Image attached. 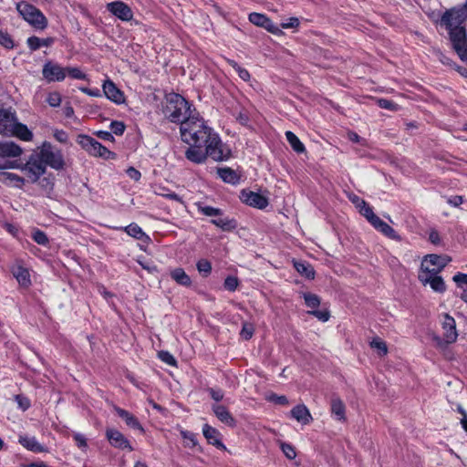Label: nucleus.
<instances>
[{
    "label": "nucleus",
    "instance_id": "6",
    "mask_svg": "<svg viewBox=\"0 0 467 467\" xmlns=\"http://www.w3.org/2000/svg\"><path fill=\"white\" fill-rule=\"evenodd\" d=\"M77 142L91 156L100 157L105 160L115 159L116 157L114 152L88 135H78Z\"/></svg>",
    "mask_w": 467,
    "mask_h": 467
},
{
    "label": "nucleus",
    "instance_id": "28",
    "mask_svg": "<svg viewBox=\"0 0 467 467\" xmlns=\"http://www.w3.org/2000/svg\"><path fill=\"white\" fill-rule=\"evenodd\" d=\"M0 182L21 188L25 183V179L13 172L0 171Z\"/></svg>",
    "mask_w": 467,
    "mask_h": 467
},
{
    "label": "nucleus",
    "instance_id": "5",
    "mask_svg": "<svg viewBox=\"0 0 467 467\" xmlns=\"http://www.w3.org/2000/svg\"><path fill=\"white\" fill-rule=\"evenodd\" d=\"M16 8L23 19L33 27L43 30L47 26V19L35 5L21 1L16 3Z\"/></svg>",
    "mask_w": 467,
    "mask_h": 467
},
{
    "label": "nucleus",
    "instance_id": "22",
    "mask_svg": "<svg viewBox=\"0 0 467 467\" xmlns=\"http://www.w3.org/2000/svg\"><path fill=\"white\" fill-rule=\"evenodd\" d=\"M451 258L448 255L428 254L422 259L425 265L435 267L436 271L441 272L444 267L449 264Z\"/></svg>",
    "mask_w": 467,
    "mask_h": 467
},
{
    "label": "nucleus",
    "instance_id": "47",
    "mask_svg": "<svg viewBox=\"0 0 467 467\" xmlns=\"http://www.w3.org/2000/svg\"><path fill=\"white\" fill-rule=\"evenodd\" d=\"M47 102L50 107L57 108L61 103V95L59 92L54 91L47 95Z\"/></svg>",
    "mask_w": 467,
    "mask_h": 467
},
{
    "label": "nucleus",
    "instance_id": "4",
    "mask_svg": "<svg viewBox=\"0 0 467 467\" xmlns=\"http://www.w3.org/2000/svg\"><path fill=\"white\" fill-rule=\"evenodd\" d=\"M46 166L59 171L65 166V160L60 149L48 141H44L36 151Z\"/></svg>",
    "mask_w": 467,
    "mask_h": 467
},
{
    "label": "nucleus",
    "instance_id": "29",
    "mask_svg": "<svg viewBox=\"0 0 467 467\" xmlns=\"http://www.w3.org/2000/svg\"><path fill=\"white\" fill-rule=\"evenodd\" d=\"M219 177L227 183L235 185L239 182L240 177L233 169L229 167L219 168L217 170Z\"/></svg>",
    "mask_w": 467,
    "mask_h": 467
},
{
    "label": "nucleus",
    "instance_id": "64",
    "mask_svg": "<svg viewBox=\"0 0 467 467\" xmlns=\"http://www.w3.org/2000/svg\"><path fill=\"white\" fill-rule=\"evenodd\" d=\"M140 265L142 266L143 269L147 270L149 273L153 274L158 271L157 266L153 264L140 262Z\"/></svg>",
    "mask_w": 467,
    "mask_h": 467
},
{
    "label": "nucleus",
    "instance_id": "23",
    "mask_svg": "<svg viewBox=\"0 0 467 467\" xmlns=\"http://www.w3.org/2000/svg\"><path fill=\"white\" fill-rule=\"evenodd\" d=\"M115 411L125 421V423L129 427L135 429V430H139L141 433L144 432V428L142 427V425L140 423L139 420L134 415L130 413L128 410L119 408V407L115 408Z\"/></svg>",
    "mask_w": 467,
    "mask_h": 467
},
{
    "label": "nucleus",
    "instance_id": "38",
    "mask_svg": "<svg viewBox=\"0 0 467 467\" xmlns=\"http://www.w3.org/2000/svg\"><path fill=\"white\" fill-rule=\"evenodd\" d=\"M73 79L84 80L87 79V75L78 67H67L66 75Z\"/></svg>",
    "mask_w": 467,
    "mask_h": 467
},
{
    "label": "nucleus",
    "instance_id": "58",
    "mask_svg": "<svg viewBox=\"0 0 467 467\" xmlns=\"http://www.w3.org/2000/svg\"><path fill=\"white\" fill-rule=\"evenodd\" d=\"M127 175L133 181L138 182L141 177V173L140 171L135 169L134 167H130L126 171Z\"/></svg>",
    "mask_w": 467,
    "mask_h": 467
},
{
    "label": "nucleus",
    "instance_id": "45",
    "mask_svg": "<svg viewBox=\"0 0 467 467\" xmlns=\"http://www.w3.org/2000/svg\"><path fill=\"white\" fill-rule=\"evenodd\" d=\"M158 357L162 362H164L170 366L177 365V361H176L175 358L169 351L161 350L158 353Z\"/></svg>",
    "mask_w": 467,
    "mask_h": 467
},
{
    "label": "nucleus",
    "instance_id": "48",
    "mask_svg": "<svg viewBox=\"0 0 467 467\" xmlns=\"http://www.w3.org/2000/svg\"><path fill=\"white\" fill-rule=\"evenodd\" d=\"M181 433V436L188 441L187 445L190 446V447H194L197 445V439H196V435L193 433V432H191V431H185V430H182L180 431Z\"/></svg>",
    "mask_w": 467,
    "mask_h": 467
},
{
    "label": "nucleus",
    "instance_id": "15",
    "mask_svg": "<svg viewBox=\"0 0 467 467\" xmlns=\"http://www.w3.org/2000/svg\"><path fill=\"white\" fill-rule=\"evenodd\" d=\"M249 21L256 26H260L272 34H279L281 32L277 25L265 15L261 13H251L248 16Z\"/></svg>",
    "mask_w": 467,
    "mask_h": 467
},
{
    "label": "nucleus",
    "instance_id": "17",
    "mask_svg": "<svg viewBox=\"0 0 467 467\" xmlns=\"http://www.w3.org/2000/svg\"><path fill=\"white\" fill-rule=\"evenodd\" d=\"M202 434L209 444H212L220 450L226 449L225 445L221 440L222 435L217 429L210 426L209 424H204L202 427Z\"/></svg>",
    "mask_w": 467,
    "mask_h": 467
},
{
    "label": "nucleus",
    "instance_id": "56",
    "mask_svg": "<svg viewBox=\"0 0 467 467\" xmlns=\"http://www.w3.org/2000/svg\"><path fill=\"white\" fill-rule=\"evenodd\" d=\"M79 90L90 97L99 98L101 97V91L100 89L95 88H88L87 87H80Z\"/></svg>",
    "mask_w": 467,
    "mask_h": 467
},
{
    "label": "nucleus",
    "instance_id": "57",
    "mask_svg": "<svg viewBox=\"0 0 467 467\" xmlns=\"http://www.w3.org/2000/svg\"><path fill=\"white\" fill-rule=\"evenodd\" d=\"M54 138L61 143H67L68 140L67 133L62 130H56L54 132Z\"/></svg>",
    "mask_w": 467,
    "mask_h": 467
},
{
    "label": "nucleus",
    "instance_id": "1",
    "mask_svg": "<svg viewBox=\"0 0 467 467\" xmlns=\"http://www.w3.org/2000/svg\"><path fill=\"white\" fill-rule=\"evenodd\" d=\"M180 136L182 142L189 146L185 157L191 162L201 164L208 157L215 161H223L231 156V150L199 112L182 123Z\"/></svg>",
    "mask_w": 467,
    "mask_h": 467
},
{
    "label": "nucleus",
    "instance_id": "10",
    "mask_svg": "<svg viewBox=\"0 0 467 467\" xmlns=\"http://www.w3.org/2000/svg\"><path fill=\"white\" fill-rule=\"evenodd\" d=\"M43 78L47 82H61L66 78V67L57 63L47 61L42 68Z\"/></svg>",
    "mask_w": 467,
    "mask_h": 467
},
{
    "label": "nucleus",
    "instance_id": "24",
    "mask_svg": "<svg viewBox=\"0 0 467 467\" xmlns=\"http://www.w3.org/2000/svg\"><path fill=\"white\" fill-rule=\"evenodd\" d=\"M119 230L127 233L128 235L133 237L136 240L143 241L145 243L150 242V237L148 234L144 233L142 228L139 226L136 223H131L127 226L119 227Z\"/></svg>",
    "mask_w": 467,
    "mask_h": 467
},
{
    "label": "nucleus",
    "instance_id": "7",
    "mask_svg": "<svg viewBox=\"0 0 467 467\" xmlns=\"http://www.w3.org/2000/svg\"><path fill=\"white\" fill-rule=\"evenodd\" d=\"M441 326L442 329L444 330L443 338L435 336L433 340L439 348L445 349L449 344H451L457 340L458 333L456 330L455 320L449 314H444Z\"/></svg>",
    "mask_w": 467,
    "mask_h": 467
},
{
    "label": "nucleus",
    "instance_id": "16",
    "mask_svg": "<svg viewBox=\"0 0 467 467\" xmlns=\"http://www.w3.org/2000/svg\"><path fill=\"white\" fill-rule=\"evenodd\" d=\"M16 119V113L11 109H0V133L8 136Z\"/></svg>",
    "mask_w": 467,
    "mask_h": 467
},
{
    "label": "nucleus",
    "instance_id": "62",
    "mask_svg": "<svg viewBox=\"0 0 467 467\" xmlns=\"http://www.w3.org/2000/svg\"><path fill=\"white\" fill-rule=\"evenodd\" d=\"M447 202L453 207H459L463 202V198L460 195H455L450 197Z\"/></svg>",
    "mask_w": 467,
    "mask_h": 467
},
{
    "label": "nucleus",
    "instance_id": "53",
    "mask_svg": "<svg viewBox=\"0 0 467 467\" xmlns=\"http://www.w3.org/2000/svg\"><path fill=\"white\" fill-rule=\"evenodd\" d=\"M208 392L211 396V398L215 400L216 402H219L221 400H223V397H224V393L222 389H208Z\"/></svg>",
    "mask_w": 467,
    "mask_h": 467
},
{
    "label": "nucleus",
    "instance_id": "2",
    "mask_svg": "<svg viewBox=\"0 0 467 467\" xmlns=\"http://www.w3.org/2000/svg\"><path fill=\"white\" fill-rule=\"evenodd\" d=\"M197 112L193 105L178 93H170L165 97L162 113L170 122L180 124L190 119Z\"/></svg>",
    "mask_w": 467,
    "mask_h": 467
},
{
    "label": "nucleus",
    "instance_id": "49",
    "mask_svg": "<svg viewBox=\"0 0 467 467\" xmlns=\"http://www.w3.org/2000/svg\"><path fill=\"white\" fill-rule=\"evenodd\" d=\"M125 125L123 122L121 121H117V120H113L111 121L110 123V132L117 136H120L124 133L125 131Z\"/></svg>",
    "mask_w": 467,
    "mask_h": 467
},
{
    "label": "nucleus",
    "instance_id": "39",
    "mask_svg": "<svg viewBox=\"0 0 467 467\" xmlns=\"http://www.w3.org/2000/svg\"><path fill=\"white\" fill-rule=\"evenodd\" d=\"M196 267L203 276H208L212 272V264L207 259H200L196 264Z\"/></svg>",
    "mask_w": 467,
    "mask_h": 467
},
{
    "label": "nucleus",
    "instance_id": "26",
    "mask_svg": "<svg viewBox=\"0 0 467 467\" xmlns=\"http://www.w3.org/2000/svg\"><path fill=\"white\" fill-rule=\"evenodd\" d=\"M8 136L17 137L24 141H31L33 139L32 131L25 124H22L17 120Z\"/></svg>",
    "mask_w": 467,
    "mask_h": 467
},
{
    "label": "nucleus",
    "instance_id": "41",
    "mask_svg": "<svg viewBox=\"0 0 467 467\" xmlns=\"http://www.w3.org/2000/svg\"><path fill=\"white\" fill-rule=\"evenodd\" d=\"M0 45L7 49H12L15 47L12 36L5 31L0 30Z\"/></svg>",
    "mask_w": 467,
    "mask_h": 467
},
{
    "label": "nucleus",
    "instance_id": "44",
    "mask_svg": "<svg viewBox=\"0 0 467 467\" xmlns=\"http://www.w3.org/2000/svg\"><path fill=\"white\" fill-rule=\"evenodd\" d=\"M239 285V280L236 276L229 275L225 278L223 286L226 290L234 292Z\"/></svg>",
    "mask_w": 467,
    "mask_h": 467
},
{
    "label": "nucleus",
    "instance_id": "8",
    "mask_svg": "<svg viewBox=\"0 0 467 467\" xmlns=\"http://www.w3.org/2000/svg\"><path fill=\"white\" fill-rule=\"evenodd\" d=\"M22 148L13 141H1L0 142V159L6 164L3 167L5 169L17 168L16 161H11L10 158H16L22 154Z\"/></svg>",
    "mask_w": 467,
    "mask_h": 467
},
{
    "label": "nucleus",
    "instance_id": "42",
    "mask_svg": "<svg viewBox=\"0 0 467 467\" xmlns=\"http://www.w3.org/2000/svg\"><path fill=\"white\" fill-rule=\"evenodd\" d=\"M280 448H281L283 453L285 455V457L288 458L289 460H293L296 457V449L292 444L286 443V442H281Z\"/></svg>",
    "mask_w": 467,
    "mask_h": 467
},
{
    "label": "nucleus",
    "instance_id": "63",
    "mask_svg": "<svg viewBox=\"0 0 467 467\" xmlns=\"http://www.w3.org/2000/svg\"><path fill=\"white\" fill-rule=\"evenodd\" d=\"M241 336L246 340L250 339L253 336V328L251 327L244 326L241 331Z\"/></svg>",
    "mask_w": 467,
    "mask_h": 467
},
{
    "label": "nucleus",
    "instance_id": "19",
    "mask_svg": "<svg viewBox=\"0 0 467 467\" xmlns=\"http://www.w3.org/2000/svg\"><path fill=\"white\" fill-rule=\"evenodd\" d=\"M11 272L22 287L27 288L31 285L30 273L27 268L17 264L12 267Z\"/></svg>",
    "mask_w": 467,
    "mask_h": 467
},
{
    "label": "nucleus",
    "instance_id": "32",
    "mask_svg": "<svg viewBox=\"0 0 467 467\" xmlns=\"http://www.w3.org/2000/svg\"><path fill=\"white\" fill-rule=\"evenodd\" d=\"M294 267L302 276L314 279L315 270L310 264L304 261H296L294 262Z\"/></svg>",
    "mask_w": 467,
    "mask_h": 467
},
{
    "label": "nucleus",
    "instance_id": "25",
    "mask_svg": "<svg viewBox=\"0 0 467 467\" xmlns=\"http://www.w3.org/2000/svg\"><path fill=\"white\" fill-rule=\"evenodd\" d=\"M376 230L380 232L385 236L389 237L392 240H400V236L396 233V231L389 225L387 223L382 221L379 217L371 224Z\"/></svg>",
    "mask_w": 467,
    "mask_h": 467
},
{
    "label": "nucleus",
    "instance_id": "20",
    "mask_svg": "<svg viewBox=\"0 0 467 467\" xmlns=\"http://www.w3.org/2000/svg\"><path fill=\"white\" fill-rule=\"evenodd\" d=\"M212 410L217 419L229 427H234L236 421L227 408L223 405L213 404Z\"/></svg>",
    "mask_w": 467,
    "mask_h": 467
},
{
    "label": "nucleus",
    "instance_id": "37",
    "mask_svg": "<svg viewBox=\"0 0 467 467\" xmlns=\"http://www.w3.org/2000/svg\"><path fill=\"white\" fill-rule=\"evenodd\" d=\"M303 297L306 306L312 308V310L317 309L320 305V298L315 294L304 293Z\"/></svg>",
    "mask_w": 467,
    "mask_h": 467
},
{
    "label": "nucleus",
    "instance_id": "35",
    "mask_svg": "<svg viewBox=\"0 0 467 467\" xmlns=\"http://www.w3.org/2000/svg\"><path fill=\"white\" fill-rule=\"evenodd\" d=\"M331 412L338 420H345V405L339 399H333L331 401Z\"/></svg>",
    "mask_w": 467,
    "mask_h": 467
},
{
    "label": "nucleus",
    "instance_id": "51",
    "mask_svg": "<svg viewBox=\"0 0 467 467\" xmlns=\"http://www.w3.org/2000/svg\"><path fill=\"white\" fill-rule=\"evenodd\" d=\"M378 105L381 109L396 111L398 109V105L392 100L387 99H378Z\"/></svg>",
    "mask_w": 467,
    "mask_h": 467
},
{
    "label": "nucleus",
    "instance_id": "60",
    "mask_svg": "<svg viewBox=\"0 0 467 467\" xmlns=\"http://www.w3.org/2000/svg\"><path fill=\"white\" fill-rule=\"evenodd\" d=\"M16 400L18 402L19 407L22 408L24 410H27L30 407V401L27 398L23 397L21 395H17L16 397Z\"/></svg>",
    "mask_w": 467,
    "mask_h": 467
},
{
    "label": "nucleus",
    "instance_id": "43",
    "mask_svg": "<svg viewBox=\"0 0 467 467\" xmlns=\"http://www.w3.org/2000/svg\"><path fill=\"white\" fill-rule=\"evenodd\" d=\"M33 240L40 245H47L48 238L47 234L41 230H35L32 234Z\"/></svg>",
    "mask_w": 467,
    "mask_h": 467
},
{
    "label": "nucleus",
    "instance_id": "46",
    "mask_svg": "<svg viewBox=\"0 0 467 467\" xmlns=\"http://www.w3.org/2000/svg\"><path fill=\"white\" fill-rule=\"evenodd\" d=\"M266 400L277 405L285 406L288 404V399L285 395H277L275 393H271L266 397Z\"/></svg>",
    "mask_w": 467,
    "mask_h": 467
},
{
    "label": "nucleus",
    "instance_id": "54",
    "mask_svg": "<svg viewBox=\"0 0 467 467\" xmlns=\"http://www.w3.org/2000/svg\"><path fill=\"white\" fill-rule=\"evenodd\" d=\"M452 279L459 287L463 288V286H467V274L458 273Z\"/></svg>",
    "mask_w": 467,
    "mask_h": 467
},
{
    "label": "nucleus",
    "instance_id": "33",
    "mask_svg": "<svg viewBox=\"0 0 467 467\" xmlns=\"http://www.w3.org/2000/svg\"><path fill=\"white\" fill-rule=\"evenodd\" d=\"M358 201L361 203V205L358 203V207L359 208L361 214L366 217L370 224H373L379 216L374 213L372 207L369 206L363 199L358 198Z\"/></svg>",
    "mask_w": 467,
    "mask_h": 467
},
{
    "label": "nucleus",
    "instance_id": "40",
    "mask_svg": "<svg viewBox=\"0 0 467 467\" xmlns=\"http://www.w3.org/2000/svg\"><path fill=\"white\" fill-rule=\"evenodd\" d=\"M370 347L378 350L380 356H384L388 353L386 343L379 337H374L370 342Z\"/></svg>",
    "mask_w": 467,
    "mask_h": 467
},
{
    "label": "nucleus",
    "instance_id": "14",
    "mask_svg": "<svg viewBox=\"0 0 467 467\" xmlns=\"http://www.w3.org/2000/svg\"><path fill=\"white\" fill-rule=\"evenodd\" d=\"M102 90L108 99L117 105H121L125 102L124 93L116 86V84L109 78L104 80L102 84Z\"/></svg>",
    "mask_w": 467,
    "mask_h": 467
},
{
    "label": "nucleus",
    "instance_id": "30",
    "mask_svg": "<svg viewBox=\"0 0 467 467\" xmlns=\"http://www.w3.org/2000/svg\"><path fill=\"white\" fill-rule=\"evenodd\" d=\"M427 281H420L423 285H429L437 293H443L446 290L445 283L440 275L428 277Z\"/></svg>",
    "mask_w": 467,
    "mask_h": 467
},
{
    "label": "nucleus",
    "instance_id": "3",
    "mask_svg": "<svg viewBox=\"0 0 467 467\" xmlns=\"http://www.w3.org/2000/svg\"><path fill=\"white\" fill-rule=\"evenodd\" d=\"M198 213L211 217V223L223 231H231L236 228L237 223L234 219L223 216V210L206 204L203 202H195Z\"/></svg>",
    "mask_w": 467,
    "mask_h": 467
},
{
    "label": "nucleus",
    "instance_id": "13",
    "mask_svg": "<svg viewBox=\"0 0 467 467\" xmlns=\"http://www.w3.org/2000/svg\"><path fill=\"white\" fill-rule=\"evenodd\" d=\"M240 198L245 204L261 210L265 209L269 203L268 199L260 192L246 189L241 192Z\"/></svg>",
    "mask_w": 467,
    "mask_h": 467
},
{
    "label": "nucleus",
    "instance_id": "36",
    "mask_svg": "<svg viewBox=\"0 0 467 467\" xmlns=\"http://www.w3.org/2000/svg\"><path fill=\"white\" fill-rule=\"evenodd\" d=\"M439 274L440 271H436L435 267L430 266L429 265H425V263L421 261L420 269L418 275V278L420 281H427L429 280L428 277H431Z\"/></svg>",
    "mask_w": 467,
    "mask_h": 467
},
{
    "label": "nucleus",
    "instance_id": "55",
    "mask_svg": "<svg viewBox=\"0 0 467 467\" xmlns=\"http://www.w3.org/2000/svg\"><path fill=\"white\" fill-rule=\"evenodd\" d=\"M234 68L236 70V72L238 73V76L244 81L248 80L250 78V74L248 72V70H246L245 68L240 67L237 63H234L233 65Z\"/></svg>",
    "mask_w": 467,
    "mask_h": 467
},
{
    "label": "nucleus",
    "instance_id": "9",
    "mask_svg": "<svg viewBox=\"0 0 467 467\" xmlns=\"http://www.w3.org/2000/svg\"><path fill=\"white\" fill-rule=\"evenodd\" d=\"M47 166L39 158L37 153L31 155L26 165L22 168L31 182H36L46 172Z\"/></svg>",
    "mask_w": 467,
    "mask_h": 467
},
{
    "label": "nucleus",
    "instance_id": "50",
    "mask_svg": "<svg viewBox=\"0 0 467 467\" xmlns=\"http://www.w3.org/2000/svg\"><path fill=\"white\" fill-rule=\"evenodd\" d=\"M73 439L77 444V446L83 451H86L88 449V442L86 437L78 432L73 434Z\"/></svg>",
    "mask_w": 467,
    "mask_h": 467
},
{
    "label": "nucleus",
    "instance_id": "59",
    "mask_svg": "<svg viewBox=\"0 0 467 467\" xmlns=\"http://www.w3.org/2000/svg\"><path fill=\"white\" fill-rule=\"evenodd\" d=\"M300 22L297 17H290L287 21L282 23L283 28H296L299 26Z\"/></svg>",
    "mask_w": 467,
    "mask_h": 467
},
{
    "label": "nucleus",
    "instance_id": "61",
    "mask_svg": "<svg viewBox=\"0 0 467 467\" xmlns=\"http://www.w3.org/2000/svg\"><path fill=\"white\" fill-rule=\"evenodd\" d=\"M97 136L106 141H114V136L110 131L107 130H99L97 133Z\"/></svg>",
    "mask_w": 467,
    "mask_h": 467
},
{
    "label": "nucleus",
    "instance_id": "21",
    "mask_svg": "<svg viewBox=\"0 0 467 467\" xmlns=\"http://www.w3.org/2000/svg\"><path fill=\"white\" fill-rule=\"evenodd\" d=\"M290 413L293 419H295L303 425H307L313 420L309 410L304 404L295 406L291 410Z\"/></svg>",
    "mask_w": 467,
    "mask_h": 467
},
{
    "label": "nucleus",
    "instance_id": "18",
    "mask_svg": "<svg viewBox=\"0 0 467 467\" xmlns=\"http://www.w3.org/2000/svg\"><path fill=\"white\" fill-rule=\"evenodd\" d=\"M18 442L27 451L36 453L47 451V448L45 445L39 443L35 436L20 435L18 438Z\"/></svg>",
    "mask_w": 467,
    "mask_h": 467
},
{
    "label": "nucleus",
    "instance_id": "12",
    "mask_svg": "<svg viewBox=\"0 0 467 467\" xmlns=\"http://www.w3.org/2000/svg\"><path fill=\"white\" fill-rule=\"evenodd\" d=\"M109 444L119 450H127L132 451L134 449L130 441L118 430L108 428L105 432Z\"/></svg>",
    "mask_w": 467,
    "mask_h": 467
},
{
    "label": "nucleus",
    "instance_id": "34",
    "mask_svg": "<svg viewBox=\"0 0 467 467\" xmlns=\"http://www.w3.org/2000/svg\"><path fill=\"white\" fill-rule=\"evenodd\" d=\"M285 138L287 141L289 142L292 149L296 153H303L306 150V148L304 144L301 142V140L298 139V137L292 131L288 130L285 132Z\"/></svg>",
    "mask_w": 467,
    "mask_h": 467
},
{
    "label": "nucleus",
    "instance_id": "11",
    "mask_svg": "<svg viewBox=\"0 0 467 467\" xmlns=\"http://www.w3.org/2000/svg\"><path fill=\"white\" fill-rule=\"evenodd\" d=\"M106 9L112 16L123 22H129L133 18L132 9L122 1H114L106 5Z\"/></svg>",
    "mask_w": 467,
    "mask_h": 467
},
{
    "label": "nucleus",
    "instance_id": "27",
    "mask_svg": "<svg viewBox=\"0 0 467 467\" xmlns=\"http://www.w3.org/2000/svg\"><path fill=\"white\" fill-rule=\"evenodd\" d=\"M170 275L171 279L180 285L188 287L192 285L191 277L181 267L171 269L170 271Z\"/></svg>",
    "mask_w": 467,
    "mask_h": 467
},
{
    "label": "nucleus",
    "instance_id": "52",
    "mask_svg": "<svg viewBox=\"0 0 467 467\" xmlns=\"http://www.w3.org/2000/svg\"><path fill=\"white\" fill-rule=\"evenodd\" d=\"M308 314L314 316L315 317H317L318 320H320L322 322L327 321L330 317L329 311H327V310L315 309V310L308 311Z\"/></svg>",
    "mask_w": 467,
    "mask_h": 467
},
{
    "label": "nucleus",
    "instance_id": "31",
    "mask_svg": "<svg viewBox=\"0 0 467 467\" xmlns=\"http://www.w3.org/2000/svg\"><path fill=\"white\" fill-rule=\"evenodd\" d=\"M53 42L54 39L51 37L39 38L35 36L28 37L26 40V44L32 51H36L41 47H49L53 44Z\"/></svg>",
    "mask_w": 467,
    "mask_h": 467
}]
</instances>
